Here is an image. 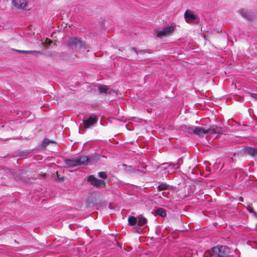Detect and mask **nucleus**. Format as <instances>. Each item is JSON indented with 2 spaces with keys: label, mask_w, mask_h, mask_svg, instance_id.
<instances>
[{
  "label": "nucleus",
  "mask_w": 257,
  "mask_h": 257,
  "mask_svg": "<svg viewBox=\"0 0 257 257\" xmlns=\"http://www.w3.org/2000/svg\"><path fill=\"white\" fill-rule=\"evenodd\" d=\"M212 257H225L230 253V249L225 245H217L208 251Z\"/></svg>",
  "instance_id": "1"
},
{
  "label": "nucleus",
  "mask_w": 257,
  "mask_h": 257,
  "mask_svg": "<svg viewBox=\"0 0 257 257\" xmlns=\"http://www.w3.org/2000/svg\"><path fill=\"white\" fill-rule=\"evenodd\" d=\"M87 181L90 182L92 185L97 187H103L106 184L104 181L98 179L93 175L89 176L87 179Z\"/></svg>",
  "instance_id": "2"
},
{
  "label": "nucleus",
  "mask_w": 257,
  "mask_h": 257,
  "mask_svg": "<svg viewBox=\"0 0 257 257\" xmlns=\"http://www.w3.org/2000/svg\"><path fill=\"white\" fill-rule=\"evenodd\" d=\"M174 31V27L172 26L166 27L161 30L157 32V36L159 38L165 37L171 35Z\"/></svg>",
  "instance_id": "3"
},
{
  "label": "nucleus",
  "mask_w": 257,
  "mask_h": 257,
  "mask_svg": "<svg viewBox=\"0 0 257 257\" xmlns=\"http://www.w3.org/2000/svg\"><path fill=\"white\" fill-rule=\"evenodd\" d=\"M99 91L100 93H105L109 94H116V92L115 90L111 89L110 87L106 85H103L98 84L96 86Z\"/></svg>",
  "instance_id": "4"
},
{
  "label": "nucleus",
  "mask_w": 257,
  "mask_h": 257,
  "mask_svg": "<svg viewBox=\"0 0 257 257\" xmlns=\"http://www.w3.org/2000/svg\"><path fill=\"white\" fill-rule=\"evenodd\" d=\"M188 130L196 135L207 134L206 130L200 126H190L188 127Z\"/></svg>",
  "instance_id": "5"
},
{
  "label": "nucleus",
  "mask_w": 257,
  "mask_h": 257,
  "mask_svg": "<svg viewBox=\"0 0 257 257\" xmlns=\"http://www.w3.org/2000/svg\"><path fill=\"white\" fill-rule=\"evenodd\" d=\"M243 150L245 153L249 155L257 161V148L246 147L244 148Z\"/></svg>",
  "instance_id": "6"
},
{
  "label": "nucleus",
  "mask_w": 257,
  "mask_h": 257,
  "mask_svg": "<svg viewBox=\"0 0 257 257\" xmlns=\"http://www.w3.org/2000/svg\"><path fill=\"white\" fill-rule=\"evenodd\" d=\"M206 131L207 132V134L209 135L222 133V127H219L216 125H211L208 129H207Z\"/></svg>",
  "instance_id": "7"
},
{
  "label": "nucleus",
  "mask_w": 257,
  "mask_h": 257,
  "mask_svg": "<svg viewBox=\"0 0 257 257\" xmlns=\"http://www.w3.org/2000/svg\"><path fill=\"white\" fill-rule=\"evenodd\" d=\"M184 18L186 22L187 23H193L196 19V16L190 10H187L184 14Z\"/></svg>",
  "instance_id": "8"
},
{
  "label": "nucleus",
  "mask_w": 257,
  "mask_h": 257,
  "mask_svg": "<svg viewBox=\"0 0 257 257\" xmlns=\"http://www.w3.org/2000/svg\"><path fill=\"white\" fill-rule=\"evenodd\" d=\"M97 121V118L95 116H90L88 119L83 121L84 126L85 128H89L92 125Z\"/></svg>",
  "instance_id": "9"
},
{
  "label": "nucleus",
  "mask_w": 257,
  "mask_h": 257,
  "mask_svg": "<svg viewBox=\"0 0 257 257\" xmlns=\"http://www.w3.org/2000/svg\"><path fill=\"white\" fill-rule=\"evenodd\" d=\"M12 3L15 7L19 9H24L27 6L25 0H12Z\"/></svg>",
  "instance_id": "10"
},
{
  "label": "nucleus",
  "mask_w": 257,
  "mask_h": 257,
  "mask_svg": "<svg viewBox=\"0 0 257 257\" xmlns=\"http://www.w3.org/2000/svg\"><path fill=\"white\" fill-rule=\"evenodd\" d=\"M100 156L97 154H94L87 156L88 165L96 163L99 160Z\"/></svg>",
  "instance_id": "11"
},
{
  "label": "nucleus",
  "mask_w": 257,
  "mask_h": 257,
  "mask_svg": "<svg viewBox=\"0 0 257 257\" xmlns=\"http://www.w3.org/2000/svg\"><path fill=\"white\" fill-rule=\"evenodd\" d=\"M77 157L73 159H67L65 161V164L70 167H74L79 166Z\"/></svg>",
  "instance_id": "12"
},
{
  "label": "nucleus",
  "mask_w": 257,
  "mask_h": 257,
  "mask_svg": "<svg viewBox=\"0 0 257 257\" xmlns=\"http://www.w3.org/2000/svg\"><path fill=\"white\" fill-rule=\"evenodd\" d=\"M78 163L79 164V166L82 165H88V160L87 156H79L77 157Z\"/></svg>",
  "instance_id": "13"
},
{
  "label": "nucleus",
  "mask_w": 257,
  "mask_h": 257,
  "mask_svg": "<svg viewBox=\"0 0 257 257\" xmlns=\"http://www.w3.org/2000/svg\"><path fill=\"white\" fill-rule=\"evenodd\" d=\"M79 41L76 37L69 38L67 41V45L69 46H75L79 43Z\"/></svg>",
  "instance_id": "14"
},
{
  "label": "nucleus",
  "mask_w": 257,
  "mask_h": 257,
  "mask_svg": "<svg viewBox=\"0 0 257 257\" xmlns=\"http://www.w3.org/2000/svg\"><path fill=\"white\" fill-rule=\"evenodd\" d=\"M137 219L135 216H131L128 218V224L131 226H134L137 224Z\"/></svg>",
  "instance_id": "15"
},
{
  "label": "nucleus",
  "mask_w": 257,
  "mask_h": 257,
  "mask_svg": "<svg viewBox=\"0 0 257 257\" xmlns=\"http://www.w3.org/2000/svg\"><path fill=\"white\" fill-rule=\"evenodd\" d=\"M146 223L147 219L146 218L144 217L140 218V219L138 220L137 222V226H139V229H140V228L141 227H143Z\"/></svg>",
  "instance_id": "16"
},
{
  "label": "nucleus",
  "mask_w": 257,
  "mask_h": 257,
  "mask_svg": "<svg viewBox=\"0 0 257 257\" xmlns=\"http://www.w3.org/2000/svg\"><path fill=\"white\" fill-rule=\"evenodd\" d=\"M238 13L242 17H244L248 20L251 18V16L246 11H244L243 10H239L238 11Z\"/></svg>",
  "instance_id": "17"
},
{
  "label": "nucleus",
  "mask_w": 257,
  "mask_h": 257,
  "mask_svg": "<svg viewBox=\"0 0 257 257\" xmlns=\"http://www.w3.org/2000/svg\"><path fill=\"white\" fill-rule=\"evenodd\" d=\"M169 185L166 183H163L157 186V189L159 191L166 190L168 189Z\"/></svg>",
  "instance_id": "18"
},
{
  "label": "nucleus",
  "mask_w": 257,
  "mask_h": 257,
  "mask_svg": "<svg viewBox=\"0 0 257 257\" xmlns=\"http://www.w3.org/2000/svg\"><path fill=\"white\" fill-rule=\"evenodd\" d=\"M156 213L161 217H164L166 215V212L164 209L159 208L156 210Z\"/></svg>",
  "instance_id": "19"
},
{
  "label": "nucleus",
  "mask_w": 257,
  "mask_h": 257,
  "mask_svg": "<svg viewBox=\"0 0 257 257\" xmlns=\"http://www.w3.org/2000/svg\"><path fill=\"white\" fill-rule=\"evenodd\" d=\"M17 51L20 53L32 54H39L40 53L38 51L17 50Z\"/></svg>",
  "instance_id": "20"
},
{
  "label": "nucleus",
  "mask_w": 257,
  "mask_h": 257,
  "mask_svg": "<svg viewBox=\"0 0 257 257\" xmlns=\"http://www.w3.org/2000/svg\"><path fill=\"white\" fill-rule=\"evenodd\" d=\"M52 141H51L48 140H44L41 143V147L42 148H45L48 144H50V143H52Z\"/></svg>",
  "instance_id": "21"
},
{
  "label": "nucleus",
  "mask_w": 257,
  "mask_h": 257,
  "mask_svg": "<svg viewBox=\"0 0 257 257\" xmlns=\"http://www.w3.org/2000/svg\"><path fill=\"white\" fill-rule=\"evenodd\" d=\"M246 208L249 213H252L253 214V215H254L255 216H256L257 213L253 211L252 208H251L249 206H247L246 207Z\"/></svg>",
  "instance_id": "22"
},
{
  "label": "nucleus",
  "mask_w": 257,
  "mask_h": 257,
  "mask_svg": "<svg viewBox=\"0 0 257 257\" xmlns=\"http://www.w3.org/2000/svg\"><path fill=\"white\" fill-rule=\"evenodd\" d=\"M98 176L102 179H106L107 178V175L104 172H100L98 173Z\"/></svg>",
  "instance_id": "23"
},
{
  "label": "nucleus",
  "mask_w": 257,
  "mask_h": 257,
  "mask_svg": "<svg viewBox=\"0 0 257 257\" xmlns=\"http://www.w3.org/2000/svg\"><path fill=\"white\" fill-rule=\"evenodd\" d=\"M123 166L126 167L125 170L127 172H131L133 171V167L132 166H127L126 165H123Z\"/></svg>",
  "instance_id": "24"
},
{
  "label": "nucleus",
  "mask_w": 257,
  "mask_h": 257,
  "mask_svg": "<svg viewBox=\"0 0 257 257\" xmlns=\"http://www.w3.org/2000/svg\"><path fill=\"white\" fill-rule=\"evenodd\" d=\"M166 164H168V166L169 167H171L173 168H175V166H176V164H172V163H165L164 164V165H166Z\"/></svg>",
  "instance_id": "25"
},
{
  "label": "nucleus",
  "mask_w": 257,
  "mask_h": 257,
  "mask_svg": "<svg viewBox=\"0 0 257 257\" xmlns=\"http://www.w3.org/2000/svg\"><path fill=\"white\" fill-rule=\"evenodd\" d=\"M252 97H254V98H256V97L257 96V94H252L251 95Z\"/></svg>",
  "instance_id": "26"
},
{
  "label": "nucleus",
  "mask_w": 257,
  "mask_h": 257,
  "mask_svg": "<svg viewBox=\"0 0 257 257\" xmlns=\"http://www.w3.org/2000/svg\"><path fill=\"white\" fill-rule=\"evenodd\" d=\"M239 200L241 202H242L243 201V199L242 197H240L239 198Z\"/></svg>",
  "instance_id": "27"
},
{
  "label": "nucleus",
  "mask_w": 257,
  "mask_h": 257,
  "mask_svg": "<svg viewBox=\"0 0 257 257\" xmlns=\"http://www.w3.org/2000/svg\"><path fill=\"white\" fill-rule=\"evenodd\" d=\"M165 194H166V193L164 192L162 193V195L164 196H165Z\"/></svg>",
  "instance_id": "28"
}]
</instances>
